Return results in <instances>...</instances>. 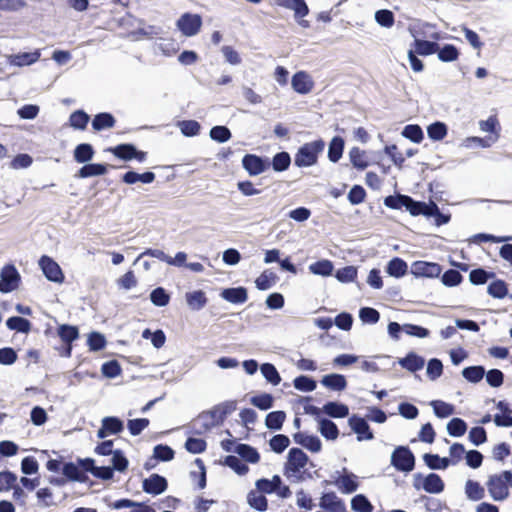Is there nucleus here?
<instances>
[{
  "mask_svg": "<svg viewBox=\"0 0 512 512\" xmlns=\"http://www.w3.org/2000/svg\"><path fill=\"white\" fill-rule=\"evenodd\" d=\"M116 123L115 117L108 112L98 113L92 120V128L95 131H102L114 127Z\"/></svg>",
  "mask_w": 512,
  "mask_h": 512,
  "instance_id": "nucleus-28",
  "label": "nucleus"
},
{
  "mask_svg": "<svg viewBox=\"0 0 512 512\" xmlns=\"http://www.w3.org/2000/svg\"><path fill=\"white\" fill-rule=\"evenodd\" d=\"M216 426L211 415L207 412L201 413L193 422L192 427L196 434H202Z\"/></svg>",
  "mask_w": 512,
  "mask_h": 512,
  "instance_id": "nucleus-30",
  "label": "nucleus"
},
{
  "mask_svg": "<svg viewBox=\"0 0 512 512\" xmlns=\"http://www.w3.org/2000/svg\"><path fill=\"white\" fill-rule=\"evenodd\" d=\"M436 53L442 62L455 61L459 56L458 49L452 44H445L442 48L439 47Z\"/></svg>",
  "mask_w": 512,
  "mask_h": 512,
  "instance_id": "nucleus-59",
  "label": "nucleus"
},
{
  "mask_svg": "<svg viewBox=\"0 0 512 512\" xmlns=\"http://www.w3.org/2000/svg\"><path fill=\"white\" fill-rule=\"evenodd\" d=\"M401 135L414 143H420L424 138L423 130L417 124L406 125Z\"/></svg>",
  "mask_w": 512,
  "mask_h": 512,
  "instance_id": "nucleus-51",
  "label": "nucleus"
},
{
  "mask_svg": "<svg viewBox=\"0 0 512 512\" xmlns=\"http://www.w3.org/2000/svg\"><path fill=\"white\" fill-rule=\"evenodd\" d=\"M224 464L234 470L238 475H245L249 467L240 458L234 455L225 457Z\"/></svg>",
  "mask_w": 512,
  "mask_h": 512,
  "instance_id": "nucleus-61",
  "label": "nucleus"
},
{
  "mask_svg": "<svg viewBox=\"0 0 512 512\" xmlns=\"http://www.w3.org/2000/svg\"><path fill=\"white\" fill-rule=\"evenodd\" d=\"M318 431L327 440H336L339 436L337 425L330 419L318 418Z\"/></svg>",
  "mask_w": 512,
  "mask_h": 512,
  "instance_id": "nucleus-24",
  "label": "nucleus"
},
{
  "mask_svg": "<svg viewBox=\"0 0 512 512\" xmlns=\"http://www.w3.org/2000/svg\"><path fill=\"white\" fill-rule=\"evenodd\" d=\"M220 297L232 304H243L248 299V291L242 286L225 288L221 291Z\"/></svg>",
  "mask_w": 512,
  "mask_h": 512,
  "instance_id": "nucleus-16",
  "label": "nucleus"
},
{
  "mask_svg": "<svg viewBox=\"0 0 512 512\" xmlns=\"http://www.w3.org/2000/svg\"><path fill=\"white\" fill-rule=\"evenodd\" d=\"M106 171H107V168H106V165H104V164L88 163L79 169L77 176L79 178L100 176V175H104L106 173Z\"/></svg>",
  "mask_w": 512,
  "mask_h": 512,
  "instance_id": "nucleus-35",
  "label": "nucleus"
},
{
  "mask_svg": "<svg viewBox=\"0 0 512 512\" xmlns=\"http://www.w3.org/2000/svg\"><path fill=\"white\" fill-rule=\"evenodd\" d=\"M348 425L350 426L351 430L357 434L358 441L374 439V434L371 431L370 426L365 418L353 414L348 419Z\"/></svg>",
  "mask_w": 512,
  "mask_h": 512,
  "instance_id": "nucleus-10",
  "label": "nucleus"
},
{
  "mask_svg": "<svg viewBox=\"0 0 512 512\" xmlns=\"http://www.w3.org/2000/svg\"><path fill=\"white\" fill-rule=\"evenodd\" d=\"M408 265L407 263L399 258L395 257L391 259L386 267V272L393 277L400 278L407 273Z\"/></svg>",
  "mask_w": 512,
  "mask_h": 512,
  "instance_id": "nucleus-34",
  "label": "nucleus"
},
{
  "mask_svg": "<svg viewBox=\"0 0 512 512\" xmlns=\"http://www.w3.org/2000/svg\"><path fill=\"white\" fill-rule=\"evenodd\" d=\"M6 326L10 330H16L22 333H28L31 329V323L26 318L20 316H12L7 319Z\"/></svg>",
  "mask_w": 512,
  "mask_h": 512,
  "instance_id": "nucleus-48",
  "label": "nucleus"
},
{
  "mask_svg": "<svg viewBox=\"0 0 512 512\" xmlns=\"http://www.w3.org/2000/svg\"><path fill=\"white\" fill-rule=\"evenodd\" d=\"M237 408V402L235 400H228L215 405L208 413L211 415L214 423L220 425L224 422L225 418L234 412Z\"/></svg>",
  "mask_w": 512,
  "mask_h": 512,
  "instance_id": "nucleus-14",
  "label": "nucleus"
},
{
  "mask_svg": "<svg viewBox=\"0 0 512 512\" xmlns=\"http://www.w3.org/2000/svg\"><path fill=\"white\" fill-rule=\"evenodd\" d=\"M426 373L430 380L434 381L438 379L443 373V364L441 360L437 358L430 359L427 364Z\"/></svg>",
  "mask_w": 512,
  "mask_h": 512,
  "instance_id": "nucleus-64",
  "label": "nucleus"
},
{
  "mask_svg": "<svg viewBox=\"0 0 512 512\" xmlns=\"http://www.w3.org/2000/svg\"><path fill=\"white\" fill-rule=\"evenodd\" d=\"M487 293L497 299H502L508 294L507 285L503 280H495L487 287Z\"/></svg>",
  "mask_w": 512,
  "mask_h": 512,
  "instance_id": "nucleus-54",
  "label": "nucleus"
},
{
  "mask_svg": "<svg viewBox=\"0 0 512 512\" xmlns=\"http://www.w3.org/2000/svg\"><path fill=\"white\" fill-rule=\"evenodd\" d=\"M447 432L450 436H463L467 430L466 422L461 418H452L447 424Z\"/></svg>",
  "mask_w": 512,
  "mask_h": 512,
  "instance_id": "nucleus-52",
  "label": "nucleus"
},
{
  "mask_svg": "<svg viewBox=\"0 0 512 512\" xmlns=\"http://www.w3.org/2000/svg\"><path fill=\"white\" fill-rule=\"evenodd\" d=\"M20 274L14 265H5L0 273V292L10 293L18 288Z\"/></svg>",
  "mask_w": 512,
  "mask_h": 512,
  "instance_id": "nucleus-7",
  "label": "nucleus"
},
{
  "mask_svg": "<svg viewBox=\"0 0 512 512\" xmlns=\"http://www.w3.org/2000/svg\"><path fill=\"white\" fill-rule=\"evenodd\" d=\"M242 167L250 176H258L270 167L269 158H263L255 154H245L242 158Z\"/></svg>",
  "mask_w": 512,
  "mask_h": 512,
  "instance_id": "nucleus-4",
  "label": "nucleus"
},
{
  "mask_svg": "<svg viewBox=\"0 0 512 512\" xmlns=\"http://www.w3.org/2000/svg\"><path fill=\"white\" fill-rule=\"evenodd\" d=\"M445 488L441 477L436 473H430L423 479L422 489L431 494H439Z\"/></svg>",
  "mask_w": 512,
  "mask_h": 512,
  "instance_id": "nucleus-23",
  "label": "nucleus"
},
{
  "mask_svg": "<svg viewBox=\"0 0 512 512\" xmlns=\"http://www.w3.org/2000/svg\"><path fill=\"white\" fill-rule=\"evenodd\" d=\"M277 5L293 10L296 20L305 17L309 13V8L304 0H278Z\"/></svg>",
  "mask_w": 512,
  "mask_h": 512,
  "instance_id": "nucleus-20",
  "label": "nucleus"
},
{
  "mask_svg": "<svg viewBox=\"0 0 512 512\" xmlns=\"http://www.w3.org/2000/svg\"><path fill=\"white\" fill-rule=\"evenodd\" d=\"M487 488L490 496L495 501H503L509 496L508 482L503 477V472L500 475H492L487 481Z\"/></svg>",
  "mask_w": 512,
  "mask_h": 512,
  "instance_id": "nucleus-6",
  "label": "nucleus"
},
{
  "mask_svg": "<svg viewBox=\"0 0 512 512\" xmlns=\"http://www.w3.org/2000/svg\"><path fill=\"white\" fill-rule=\"evenodd\" d=\"M321 384L333 391H342L347 386L346 378L341 374H328L325 375L322 380Z\"/></svg>",
  "mask_w": 512,
  "mask_h": 512,
  "instance_id": "nucleus-29",
  "label": "nucleus"
},
{
  "mask_svg": "<svg viewBox=\"0 0 512 512\" xmlns=\"http://www.w3.org/2000/svg\"><path fill=\"white\" fill-rule=\"evenodd\" d=\"M39 266L49 281L55 283H62L64 281V274L60 266L51 257L43 255L39 259Z\"/></svg>",
  "mask_w": 512,
  "mask_h": 512,
  "instance_id": "nucleus-8",
  "label": "nucleus"
},
{
  "mask_svg": "<svg viewBox=\"0 0 512 512\" xmlns=\"http://www.w3.org/2000/svg\"><path fill=\"white\" fill-rule=\"evenodd\" d=\"M151 302L158 307L166 306L170 301V295L163 287H157L150 293Z\"/></svg>",
  "mask_w": 512,
  "mask_h": 512,
  "instance_id": "nucleus-62",
  "label": "nucleus"
},
{
  "mask_svg": "<svg viewBox=\"0 0 512 512\" xmlns=\"http://www.w3.org/2000/svg\"><path fill=\"white\" fill-rule=\"evenodd\" d=\"M260 370L264 378L271 384L278 385L281 382L280 374L273 364L264 363L261 365Z\"/></svg>",
  "mask_w": 512,
  "mask_h": 512,
  "instance_id": "nucleus-60",
  "label": "nucleus"
},
{
  "mask_svg": "<svg viewBox=\"0 0 512 512\" xmlns=\"http://www.w3.org/2000/svg\"><path fill=\"white\" fill-rule=\"evenodd\" d=\"M323 413L332 418H345L349 415V408L346 404L330 401L322 407Z\"/></svg>",
  "mask_w": 512,
  "mask_h": 512,
  "instance_id": "nucleus-27",
  "label": "nucleus"
},
{
  "mask_svg": "<svg viewBox=\"0 0 512 512\" xmlns=\"http://www.w3.org/2000/svg\"><path fill=\"white\" fill-rule=\"evenodd\" d=\"M94 153L91 144L81 143L74 149V159L78 163H87L93 158Z\"/></svg>",
  "mask_w": 512,
  "mask_h": 512,
  "instance_id": "nucleus-40",
  "label": "nucleus"
},
{
  "mask_svg": "<svg viewBox=\"0 0 512 512\" xmlns=\"http://www.w3.org/2000/svg\"><path fill=\"white\" fill-rule=\"evenodd\" d=\"M41 53L39 50H35L33 52H22L18 54L11 55L9 57V62L14 66H27L34 64L39 60Z\"/></svg>",
  "mask_w": 512,
  "mask_h": 512,
  "instance_id": "nucleus-22",
  "label": "nucleus"
},
{
  "mask_svg": "<svg viewBox=\"0 0 512 512\" xmlns=\"http://www.w3.org/2000/svg\"><path fill=\"white\" fill-rule=\"evenodd\" d=\"M89 120V115L83 110H76L69 117L70 126L76 130H85Z\"/></svg>",
  "mask_w": 512,
  "mask_h": 512,
  "instance_id": "nucleus-46",
  "label": "nucleus"
},
{
  "mask_svg": "<svg viewBox=\"0 0 512 512\" xmlns=\"http://www.w3.org/2000/svg\"><path fill=\"white\" fill-rule=\"evenodd\" d=\"M79 464L84 471L90 472L96 478L101 480L113 478L114 471L110 466H96L92 458L79 459Z\"/></svg>",
  "mask_w": 512,
  "mask_h": 512,
  "instance_id": "nucleus-11",
  "label": "nucleus"
},
{
  "mask_svg": "<svg viewBox=\"0 0 512 512\" xmlns=\"http://www.w3.org/2000/svg\"><path fill=\"white\" fill-rule=\"evenodd\" d=\"M234 452L250 463H257L260 459L258 451L248 444H237Z\"/></svg>",
  "mask_w": 512,
  "mask_h": 512,
  "instance_id": "nucleus-36",
  "label": "nucleus"
},
{
  "mask_svg": "<svg viewBox=\"0 0 512 512\" xmlns=\"http://www.w3.org/2000/svg\"><path fill=\"white\" fill-rule=\"evenodd\" d=\"M384 205L395 210L404 207L412 216L423 215V209H425V202L416 201L412 197L403 194L385 197Z\"/></svg>",
  "mask_w": 512,
  "mask_h": 512,
  "instance_id": "nucleus-2",
  "label": "nucleus"
},
{
  "mask_svg": "<svg viewBox=\"0 0 512 512\" xmlns=\"http://www.w3.org/2000/svg\"><path fill=\"white\" fill-rule=\"evenodd\" d=\"M319 507L329 512H347L344 501L334 492L324 493L320 498Z\"/></svg>",
  "mask_w": 512,
  "mask_h": 512,
  "instance_id": "nucleus-15",
  "label": "nucleus"
},
{
  "mask_svg": "<svg viewBox=\"0 0 512 512\" xmlns=\"http://www.w3.org/2000/svg\"><path fill=\"white\" fill-rule=\"evenodd\" d=\"M290 164L291 157L290 154L286 151L276 153L270 161V166H272L275 172L286 171Z\"/></svg>",
  "mask_w": 512,
  "mask_h": 512,
  "instance_id": "nucleus-39",
  "label": "nucleus"
},
{
  "mask_svg": "<svg viewBox=\"0 0 512 512\" xmlns=\"http://www.w3.org/2000/svg\"><path fill=\"white\" fill-rule=\"evenodd\" d=\"M325 143L319 139L302 145L295 154L294 164L297 167H310L316 164L318 154L323 151Z\"/></svg>",
  "mask_w": 512,
  "mask_h": 512,
  "instance_id": "nucleus-1",
  "label": "nucleus"
},
{
  "mask_svg": "<svg viewBox=\"0 0 512 512\" xmlns=\"http://www.w3.org/2000/svg\"><path fill=\"white\" fill-rule=\"evenodd\" d=\"M447 132L448 128L444 122L436 121L427 127V135L433 141L443 140Z\"/></svg>",
  "mask_w": 512,
  "mask_h": 512,
  "instance_id": "nucleus-43",
  "label": "nucleus"
},
{
  "mask_svg": "<svg viewBox=\"0 0 512 512\" xmlns=\"http://www.w3.org/2000/svg\"><path fill=\"white\" fill-rule=\"evenodd\" d=\"M351 508L356 512H372L373 505L363 494L354 496L351 500Z\"/></svg>",
  "mask_w": 512,
  "mask_h": 512,
  "instance_id": "nucleus-57",
  "label": "nucleus"
},
{
  "mask_svg": "<svg viewBox=\"0 0 512 512\" xmlns=\"http://www.w3.org/2000/svg\"><path fill=\"white\" fill-rule=\"evenodd\" d=\"M247 503L257 511L264 512L268 509V500L264 494L256 490H251L247 494Z\"/></svg>",
  "mask_w": 512,
  "mask_h": 512,
  "instance_id": "nucleus-32",
  "label": "nucleus"
},
{
  "mask_svg": "<svg viewBox=\"0 0 512 512\" xmlns=\"http://www.w3.org/2000/svg\"><path fill=\"white\" fill-rule=\"evenodd\" d=\"M155 174L151 171L139 174L135 171H128L122 176V181L126 184H135L140 181L145 184H150L155 180Z\"/></svg>",
  "mask_w": 512,
  "mask_h": 512,
  "instance_id": "nucleus-31",
  "label": "nucleus"
},
{
  "mask_svg": "<svg viewBox=\"0 0 512 512\" xmlns=\"http://www.w3.org/2000/svg\"><path fill=\"white\" fill-rule=\"evenodd\" d=\"M293 385L299 391L311 392L316 389L317 383L309 376L300 375L293 380Z\"/></svg>",
  "mask_w": 512,
  "mask_h": 512,
  "instance_id": "nucleus-53",
  "label": "nucleus"
},
{
  "mask_svg": "<svg viewBox=\"0 0 512 512\" xmlns=\"http://www.w3.org/2000/svg\"><path fill=\"white\" fill-rule=\"evenodd\" d=\"M188 307L193 311H199L207 304V297L204 291L195 290L185 295Z\"/></svg>",
  "mask_w": 512,
  "mask_h": 512,
  "instance_id": "nucleus-25",
  "label": "nucleus"
},
{
  "mask_svg": "<svg viewBox=\"0 0 512 512\" xmlns=\"http://www.w3.org/2000/svg\"><path fill=\"white\" fill-rule=\"evenodd\" d=\"M291 85L297 93L307 94L313 88V81L306 72L299 71L293 75Z\"/></svg>",
  "mask_w": 512,
  "mask_h": 512,
  "instance_id": "nucleus-18",
  "label": "nucleus"
},
{
  "mask_svg": "<svg viewBox=\"0 0 512 512\" xmlns=\"http://www.w3.org/2000/svg\"><path fill=\"white\" fill-rule=\"evenodd\" d=\"M210 138L218 143H225L232 137L231 131L222 125H217L211 128L209 132Z\"/></svg>",
  "mask_w": 512,
  "mask_h": 512,
  "instance_id": "nucleus-58",
  "label": "nucleus"
},
{
  "mask_svg": "<svg viewBox=\"0 0 512 512\" xmlns=\"http://www.w3.org/2000/svg\"><path fill=\"white\" fill-rule=\"evenodd\" d=\"M286 414L284 411H273L267 414L265 425L270 430H280L285 421Z\"/></svg>",
  "mask_w": 512,
  "mask_h": 512,
  "instance_id": "nucleus-47",
  "label": "nucleus"
},
{
  "mask_svg": "<svg viewBox=\"0 0 512 512\" xmlns=\"http://www.w3.org/2000/svg\"><path fill=\"white\" fill-rule=\"evenodd\" d=\"M391 465L398 471L408 473L415 467V456L407 446H398L391 454Z\"/></svg>",
  "mask_w": 512,
  "mask_h": 512,
  "instance_id": "nucleus-3",
  "label": "nucleus"
},
{
  "mask_svg": "<svg viewBox=\"0 0 512 512\" xmlns=\"http://www.w3.org/2000/svg\"><path fill=\"white\" fill-rule=\"evenodd\" d=\"M277 276L274 272L264 271L255 280L257 289L265 291L270 289L276 282Z\"/></svg>",
  "mask_w": 512,
  "mask_h": 512,
  "instance_id": "nucleus-50",
  "label": "nucleus"
},
{
  "mask_svg": "<svg viewBox=\"0 0 512 512\" xmlns=\"http://www.w3.org/2000/svg\"><path fill=\"white\" fill-rule=\"evenodd\" d=\"M435 415L439 418H446L454 414V406L441 400L431 401Z\"/></svg>",
  "mask_w": 512,
  "mask_h": 512,
  "instance_id": "nucleus-55",
  "label": "nucleus"
},
{
  "mask_svg": "<svg viewBox=\"0 0 512 512\" xmlns=\"http://www.w3.org/2000/svg\"><path fill=\"white\" fill-rule=\"evenodd\" d=\"M414 47V52L421 56L432 55L439 50V44L437 42L421 39H415Z\"/></svg>",
  "mask_w": 512,
  "mask_h": 512,
  "instance_id": "nucleus-37",
  "label": "nucleus"
},
{
  "mask_svg": "<svg viewBox=\"0 0 512 512\" xmlns=\"http://www.w3.org/2000/svg\"><path fill=\"white\" fill-rule=\"evenodd\" d=\"M293 439L295 443L303 446L311 452L317 453L321 451V440L315 435H308L303 432H297L293 435Z\"/></svg>",
  "mask_w": 512,
  "mask_h": 512,
  "instance_id": "nucleus-17",
  "label": "nucleus"
},
{
  "mask_svg": "<svg viewBox=\"0 0 512 512\" xmlns=\"http://www.w3.org/2000/svg\"><path fill=\"white\" fill-rule=\"evenodd\" d=\"M465 494L469 500L479 501L484 498L485 490L478 482L467 480L465 484Z\"/></svg>",
  "mask_w": 512,
  "mask_h": 512,
  "instance_id": "nucleus-42",
  "label": "nucleus"
},
{
  "mask_svg": "<svg viewBox=\"0 0 512 512\" xmlns=\"http://www.w3.org/2000/svg\"><path fill=\"white\" fill-rule=\"evenodd\" d=\"M309 458L300 448H291L288 452L287 462L285 464V475L287 477L294 476L302 468H304Z\"/></svg>",
  "mask_w": 512,
  "mask_h": 512,
  "instance_id": "nucleus-5",
  "label": "nucleus"
},
{
  "mask_svg": "<svg viewBox=\"0 0 512 512\" xmlns=\"http://www.w3.org/2000/svg\"><path fill=\"white\" fill-rule=\"evenodd\" d=\"M109 151L121 160L130 161L134 159L136 146L130 143L119 144L113 148H110Z\"/></svg>",
  "mask_w": 512,
  "mask_h": 512,
  "instance_id": "nucleus-38",
  "label": "nucleus"
},
{
  "mask_svg": "<svg viewBox=\"0 0 512 512\" xmlns=\"http://www.w3.org/2000/svg\"><path fill=\"white\" fill-rule=\"evenodd\" d=\"M181 133L186 137H193L199 134L200 124L195 120H183L178 122Z\"/></svg>",
  "mask_w": 512,
  "mask_h": 512,
  "instance_id": "nucleus-63",
  "label": "nucleus"
},
{
  "mask_svg": "<svg viewBox=\"0 0 512 512\" xmlns=\"http://www.w3.org/2000/svg\"><path fill=\"white\" fill-rule=\"evenodd\" d=\"M167 487L168 483L166 478L156 473L145 478L142 482L143 491L151 495H159L163 493Z\"/></svg>",
  "mask_w": 512,
  "mask_h": 512,
  "instance_id": "nucleus-13",
  "label": "nucleus"
},
{
  "mask_svg": "<svg viewBox=\"0 0 512 512\" xmlns=\"http://www.w3.org/2000/svg\"><path fill=\"white\" fill-rule=\"evenodd\" d=\"M85 472L79 463L66 462L62 466L63 475L70 481L85 482L88 479Z\"/></svg>",
  "mask_w": 512,
  "mask_h": 512,
  "instance_id": "nucleus-19",
  "label": "nucleus"
},
{
  "mask_svg": "<svg viewBox=\"0 0 512 512\" xmlns=\"http://www.w3.org/2000/svg\"><path fill=\"white\" fill-rule=\"evenodd\" d=\"M425 464L432 470L446 469L450 466V459L440 457L438 454L426 453L423 455Z\"/></svg>",
  "mask_w": 512,
  "mask_h": 512,
  "instance_id": "nucleus-33",
  "label": "nucleus"
},
{
  "mask_svg": "<svg viewBox=\"0 0 512 512\" xmlns=\"http://www.w3.org/2000/svg\"><path fill=\"white\" fill-rule=\"evenodd\" d=\"M334 269L333 263L330 260L323 259L309 265V271L312 274L320 276H329Z\"/></svg>",
  "mask_w": 512,
  "mask_h": 512,
  "instance_id": "nucleus-45",
  "label": "nucleus"
},
{
  "mask_svg": "<svg viewBox=\"0 0 512 512\" xmlns=\"http://www.w3.org/2000/svg\"><path fill=\"white\" fill-rule=\"evenodd\" d=\"M57 333L65 344H71L79 337V330L76 326L62 324L58 327Z\"/></svg>",
  "mask_w": 512,
  "mask_h": 512,
  "instance_id": "nucleus-44",
  "label": "nucleus"
},
{
  "mask_svg": "<svg viewBox=\"0 0 512 512\" xmlns=\"http://www.w3.org/2000/svg\"><path fill=\"white\" fill-rule=\"evenodd\" d=\"M374 18L377 24L384 28H391L395 22L393 12L388 9L377 10L375 12Z\"/></svg>",
  "mask_w": 512,
  "mask_h": 512,
  "instance_id": "nucleus-56",
  "label": "nucleus"
},
{
  "mask_svg": "<svg viewBox=\"0 0 512 512\" xmlns=\"http://www.w3.org/2000/svg\"><path fill=\"white\" fill-rule=\"evenodd\" d=\"M344 150V140L335 136L332 138L328 148V158L331 162L336 163L342 157Z\"/></svg>",
  "mask_w": 512,
  "mask_h": 512,
  "instance_id": "nucleus-41",
  "label": "nucleus"
},
{
  "mask_svg": "<svg viewBox=\"0 0 512 512\" xmlns=\"http://www.w3.org/2000/svg\"><path fill=\"white\" fill-rule=\"evenodd\" d=\"M202 25V19L198 14H183L177 21V27L183 35L191 37L196 35Z\"/></svg>",
  "mask_w": 512,
  "mask_h": 512,
  "instance_id": "nucleus-9",
  "label": "nucleus"
},
{
  "mask_svg": "<svg viewBox=\"0 0 512 512\" xmlns=\"http://www.w3.org/2000/svg\"><path fill=\"white\" fill-rule=\"evenodd\" d=\"M485 375V368L483 366H469L462 370V376L471 383L480 382Z\"/></svg>",
  "mask_w": 512,
  "mask_h": 512,
  "instance_id": "nucleus-49",
  "label": "nucleus"
},
{
  "mask_svg": "<svg viewBox=\"0 0 512 512\" xmlns=\"http://www.w3.org/2000/svg\"><path fill=\"white\" fill-rule=\"evenodd\" d=\"M398 363L402 368L416 372L424 367L425 359L415 352H409L404 358L399 359Z\"/></svg>",
  "mask_w": 512,
  "mask_h": 512,
  "instance_id": "nucleus-21",
  "label": "nucleus"
},
{
  "mask_svg": "<svg viewBox=\"0 0 512 512\" xmlns=\"http://www.w3.org/2000/svg\"><path fill=\"white\" fill-rule=\"evenodd\" d=\"M441 266L437 263L416 261L411 266V273L416 277H438L441 273Z\"/></svg>",
  "mask_w": 512,
  "mask_h": 512,
  "instance_id": "nucleus-12",
  "label": "nucleus"
},
{
  "mask_svg": "<svg viewBox=\"0 0 512 512\" xmlns=\"http://www.w3.org/2000/svg\"><path fill=\"white\" fill-rule=\"evenodd\" d=\"M345 475L339 477L335 484L341 490L342 493L351 494L358 489V483L356 481V475L353 473H347L344 468Z\"/></svg>",
  "mask_w": 512,
  "mask_h": 512,
  "instance_id": "nucleus-26",
  "label": "nucleus"
}]
</instances>
